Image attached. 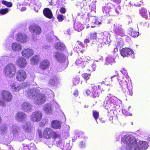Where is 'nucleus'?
Segmentation results:
<instances>
[{"mask_svg":"<svg viewBox=\"0 0 150 150\" xmlns=\"http://www.w3.org/2000/svg\"><path fill=\"white\" fill-rule=\"evenodd\" d=\"M139 13L141 16L147 19H148V14L147 9L145 8H142L139 10Z\"/></svg>","mask_w":150,"mask_h":150,"instance_id":"nucleus-29","label":"nucleus"},{"mask_svg":"<svg viewBox=\"0 0 150 150\" xmlns=\"http://www.w3.org/2000/svg\"><path fill=\"white\" fill-rule=\"evenodd\" d=\"M50 65L49 61L47 59H44L40 62L39 67L41 69L44 70L48 69Z\"/></svg>","mask_w":150,"mask_h":150,"instance_id":"nucleus-15","label":"nucleus"},{"mask_svg":"<svg viewBox=\"0 0 150 150\" xmlns=\"http://www.w3.org/2000/svg\"><path fill=\"white\" fill-rule=\"evenodd\" d=\"M133 50L128 47L122 48L120 50V54L123 57H128L133 53Z\"/></svg>","mask_w":150,"mask_h":150,"instance_id":"nucleus-12","label":"nucleus"},{"mask_svg":"<svg viewBox=\"0 0 150 150\" xmlns=\"http://www.w3.org/2000/svg\"><path fill=\"white\" fill-rule=\"evenodd\" d=\"M111 79L110 78H106L104 80V83L107 85H108L110 84L111 82Z\"/></svg>","mask_w":150,"mask_h":150,"instance_id":"nucleus-48","label":"nucleus"},{"mask_svg":"<svg viewBox=\"0 0 150 150\" xmlns=\"http://www.w3.org/2000/svg\"><path fill=\"white\" fill-rule=\"evenodd\" d=\"M17 65L21 68H24L27 64L26 59L23 57H20L17 61Z\"/></svg>","mask_w":150,"mask_h":150,"instance_id":"nucleus-17","label":"nucleus"},{"mask_svg":"<svg viewBox=\"0 0 150 150\" xmlns=\"http://www.w3.org/2000/svg\"><path fill=\"white\" fill-rule=\"evenodd\" d=\"M91 91L89 89H87L86 93L87 96H90L93 98H98L100 96L101 91L100 86L99 85H94L91 84Z\"/></svg>","mask_w":150,"mask_h":150,"instance_id":"nucleus-4","label":"nucleus"},{"mask_svg":"<svg viewBox=\"0 0 150 150\" xmlns=\"http://www.w3.org/2000/svg\"><path fill=\"white\" fill-rule=\"evenodd\" d=\"M93 115L96 120H97L99 117V113L98 112L93 110Z\"/></svg>","mask_w":150,"mask_h":150,"instance_id":"nucleus-44","label":"nucleus"},{"mask_svg":"<svg viewBox=\"0 0 150 150\" xmlns=\"http://www.w3.org/2000/svg\"><path fill=\"white\" fill-rule=\"evenodd\" d=\"M54 57L59 62L62 61L65 57V56L64 54L59 52H55Z\"/></svg>","mask_w":150,"mask_h":150,"instance_id":"nucleus-22","label":"nucleus"},{"mask_svg":"<svg viewBox=\"0 0 150 150\" xmlns=\"http://www.w3.org/2000/svg\"><path fill=\"white\" fill-rule=\"evenodd\" d=\"M55 47L56 50L61 51L64 50L66 48L65 45L63 44L60 42L57 43Z\"/></svg>","mask_w":150,"mask_h":150,"instance_id":"nucleus-28","label":"nucleus"},{"mask_svg":"<svg viewBox=\"0 0 150 150\" xmlns=\"http://www.w3.org/2000/svg\"><path fill=\"white\" fill-rule=\"evenodd\" d=\"M26 9V8L25 7H22L21 8V11H25Z\"/></svg>","mask_w":150,"mask_h":150,"instance_id":"nucleus-62","label":"nucleus"},{"mask_svg":"<svg viewBox=\"0 0 150 150\" xmlns=\"http://www.w3.org/2000/svg\"><path fill=\"white\" fill-rule=\"evenodd\" d=\"M137 148H138V147H137V148H136L135 147H134V149H137H137H138H138H137Z\"/></svg>","mask_w":150,"mask_h":150,"instance_id":"nucleus-64","label":"nucleus"},{"mask_svg":"<svg viewBox=\"0 0 150 150\" xmlns=\"http://www.w3.org/2000/svg\"><path fill=\"white\" fill-rule=\"evenodd\" d=\"M128 32L129 34L134 38H136L139 35L138 32L133 30V29L132 28H129Z\"/></svg>","mask_w":150,"mask_h":150,"instance_id":"nucleus-30","label":"nucleus"},{"mask_svg":"<svg viewBox=\"0 0 150 150\" xmlns=\"http://www.w3.org/2000/svg\"><path fill=\"white\" fill-rule=\"evenodd\" d=\"M79 146L81 148H83L85 146V143L83 141L81 142L79 144Z\"/></svg>","mask_w":150,"mask_h":150,"instance_id":"nucleus-54","label":"nucleus"},{"mask_svg":"<svg viewBox=\"0 0 150 150\" xmlns=\"http://www.w3.org/2000/svg\"><path fill=\"white\" fill-rule=\"evenodd\" d=\"M115 47L118 48H120L121 47V42L118 41L115 43Z\"/></svg>","mask_w":150,"mask_h":150,"instance_id":"nucleus-55","label":"nucleus"},{"mask_svg":"<svg viewBox=\"0 0 150 150\" xmlns=\"http://www.w3.org/2000/svg\"><path fill=\"white\" fill-rule=\"evenodd\" d=\"M3 101L0 99V105L4 107L6 105L5 102L8 103L11 101L13 99V96L11 93L7 91H2L1 93Z\"/></svg>","mask_w":150,"mask_h":150,"instance_id":"nucleus-3","label":"nucleus"},{"mask_svg":"<svg viewBox=\"0 0 150 150\" xmlns=\"http://www.w3.org/2000/svg\"><path fill=\"white\" fill-rule=\"evenodd\" d=\"M111 1L113 3L118 4L121 3L122 0H111Z\"/></svg>","mask_w":150,"mask_h":150,"instance_id":"nucleus-57","label":"nucleus"},{"mask_svg":"<svg viewBox=\"0 0 150 150\" xmlns=\"http://www.w3.org/2000/svg\"><path fill=\"white\" fill-rule=\"evenodd\" d=\"M72 81L74 85H76L79 83L80 79L79 76H76L73 78Z\"/></svg>","mask_w":150,"mask_h":150,"instance_id":"nucleus-40","label":"nucleus"},{"mask_svg":"<svg viewBox=\"0 0 150 150\" xmlns=\"http://www.w3.org/2000/svg\"><path fill=\"white\" fill-rule=\"evenodd\" d=\"M91 20L92 23L96 25H99L101 24V22L98 21V18L95 16H92Z\"/></svg>","mask_w":150,"mask_h":150,"instance_id":"nucleus-38","label":"nucleus"},{"mask_svg":"<svg viewBox=\"0 0 150 150\" xmlns=\"http://www.w3.org/2000/svg\"><path fill=\"white\" fill-rule=\"evenodd\" d=\"M90 42V40L89 38H86L84 40V42L85 44L88 43Z\"/></svg>","mask_w":150,"mask_h":150,"instance_id":"nucleus-59","label":"nucleus"},{"mask_svg":"<svg viewBox=\"0 0 150 150\" xmlns=\"http://www.w3.org/2000/svg\"><path fill=\"white\" fill-rule=\"evenodd\" d=\"M47 98L44 94H39L38 95L37 103L38 104H42L46 101Z\"/></svg>","mask_w":150,"mask_h":150,"instance_id":"nucleus-21","label":"nucleus"},{"mask_svg":"<svg viewBox=\"0 0 150 150\" xmlns=\"http://www.w3.org/2000/svg\"><path fill=\"white\" fill-rule=\"evenodd\" d=\"M26 117V115L23 112L19 111L16 114V118L18 120L23 121Z\"/></svg>","mask_w":150,"mask_h":150,"instance_id":"nucleus-26","label":"nucleus"},{"mask_svg":"<svg viewBox=\"0 0 150 150\" xmlns=\"http://www.w3.org/2000/svg\"><path fill=\"white\" fill-rule=\"evenodd\" d=\"M2 121V119L1 117L0 116V123Z\"/></svg>","mask_w":150,"mask_h":150,"instance_id":"nucleus-63","label":"nucleus"},{"mask_svg":"<svg viewBox=\"0 0 150 150\" xmlns=\"http://www.w3.org/2000/svg\"><path fill=\"white\" fill-rule=\"evenodd\" d=\"M16 69L14 64H8L5 67L4 73L6 76L10 78L13 77L15 74Z\"/></svg>","mask_w":150,"mask_h":150,"instance_id":"nucleus-6","label":"nucleus"},{"mask_svg":"<svg viewBox=\"0 0 150 150\" xmlns=\"http://www.w3.org/2000/svg\"><path fill=\"white\" fill-rule=\"evenodd\" d=\"M91 2V0H83L82 2L79 1V0L76 1V5L78 6L82 7L89 5Z\"/></svg>","mask_w":150,"mask_h":150,"instance_id":"nucleus-23","label":"nucleus"},{"mask_svg":"<svg viewBox=\"0 0 150 150\" xmlns=\"http://www.w3.org/2000/svg\"><path fill=\"white\" fill-rule=\"evenodd\" d=\"M32 105L28 102H24L21 106V108L25 112H28L30 111L31 110Z\"/></svg>","mask_w":150,"mask_h":150,"instance_id":"nucleus-19","label":"nucleus"},{"mask_svg":"<svg viewBox=\"0 0 150 150\" xmlns=\"http://www.w3.org/2000/svg\"><path fill=\"white\" fill-rule=\"evenodd\" d=\"M113 6L111 3H108L102 7V10L104 14L109 16H112V7Z\"/></svg>","mask_w":150,"mask_h":150,"instance_id":"nucleus-10","label":"nucleus"},{"mask_svg":"<svg viewBox=\"0 0 150 150\" xmlns=\"http://www.w3.org/2000/svg\"><path fill=\"white\" fill-rule=\"evenodd\" d=\"M115 62L114 58L111 56H108L106 58L105 64L107 65L112 64Z\"/></svg>","mask_w":150,"mask_h":150,"instance_id":"nucleus-31","label":"nucleus"},{"mask_svg":"<svg viewBox=\"0 0 150 150\" xmlns=\"http://www.w3.org/2000/svg\"><path fill=\"white\" fill-rule=\"evenodd\" d=\"M118 48L117 47H115L114 49L113 52L114 53H116V52H117L118 51Z\"/></svg>","mask_w":150,"mask_h":150,"instance_id":"nucleus-61","label":"nucleus"},{"mask_svg":"<svg viewBox=\"0 0 150 150\" xmlns=\"http://www.w3.org/2000/svg\"><path fill=\"white\" fill-rule=\"evenodd\" d=\"M16 40L18 41L23 43L27 41V38L25 34L19 33L17 35Z\"/></svg>","mask_w":150,"mask_h":150,"instance_id":"nucleus-18","label":"nucleus"},{"mask_svg":"<svg viewBox=\"0 0 150 150\" xmlns=\"http://www.w3.org/2000/svg\"><path fill=\"white\" fill-rule=\"evenodd\" d=\"M42 117V114L40 111H36L33 112L30 119L33 122H38L40 121Z\"/></svg>","mask_w":150,"mask_h":150,"instance_id":"nucleus-9","label":"nucleus"},{"mask_svg":"<svg viewBox=\"0 0 150 150\" xmlns=\"http://www.w3.org/2000/svg\"><path fill=\"white\" fill-rule=\"evenodd\" d=\"M100 39L105 44H107V43L108 42L107 40L109 35V33L105 31L101 33L100 34Z\"/></svg>","mask_w":150,"mask_h":150,"instance_id":"nucleus-25","label":"nucleus"},{"mask_svg":"<svg viewBox=\"0 0 150 150\" xmlns=\"http://www.w3.org/2000/svg\"><path fill=\"white\" fill-rule=\"evenodd\" d=\"M59 11L61 13L64 14L67 11L65 8L62 7L60 8Z\"/></svg>","mask_w":150,"mask_h":150,"instance_id":"nucleus-53","label":"nucleus"},{"mask_svg":"<svg viewBox=\"0 0 150 150\" xmlns=\"http://www.w3.org/2000/svg\"><path fill=\"white\" fill-rule=\"evenodd\" d=\"M110 79H111V82H115L116 81L119 82V81L121 79H122V77L119 75H115L111 77Z\"/></svg>","mask_w":150,"mask_h":150,"instance_id":"nucleus-36","label":"nucleus"},{"mask_svg":"<svg viewBox=\"0 0 150 150\" xmlns=\"http://www.w3.org/2000/svg\"><path fill=\"white\" fill-rule=\"evenodd\" d=\"M10 87L15 92L18 91L20 89V86H17V85L15 83L11 84L10 85Z\"/></svg>","mask_w":150,"mask_h":150,"instance_id":"nucleus-37","label":"nucleus"},{"mask_svg":"<svg viewBox=\"0 0 150 150\" xmlns=\"http://www.w3.org/2000/svg\"><path fill=\"white\" fill-rule=\"evenodd\" d=\"M21 54L23 57L29 58L33 55V52L32 49L27 48L23 50Z\"/></svg>","mask_w":150,"mask_h":150,"instance_id":"nucleus-16","label":"nucleus"},{"mask_svg":"<svg viewBox=\"0 0 150 150\" xmlns=\"http://www.w3.org/2000/svg\"><path fill=\"white\" fill-rule=\"evenodd\" d=\"M142 0H141L140 1V3H138L137 2L134 4V5L136 6H140L143 3V2L142 1Z\"/></svg>","mask_w":150,"mask_h":150,"instance_id":"nucleus-56","label":"nucleus"},{"mask_svg":"<svg viewBox=\"0 0 150 150\" xmlns=\"http://www.w3.org/2000/svg\"><path fill=\"white\" fill-rule=\"evenodd\" d=\"M113 32L117 35H122L123 34L124 30L121 25L114 24L113 27Z\"/></svg>","mask_w":150,"mask_h":150,"instance_id":"nucleus-14","label":"nucleus"},{"mask_svg":"<svg viewBox=\"0 0 150 150\" xmlns=\"http://www.w3.org/2000/svg\"><path fill=\"white\" fill-rule=\"evenodd\" d=\"M52 137L54 139H60L61 136L60 135L58 134L56 132L53 130Z\"/></svg>","mask_w":150,"mask_h":150,"instance_id":"nucleus-43","label":"nucleus"},{"mask_svg":"<svg viewBox=\"0 0 150 150\" xmlns=\"http://www.w3.org/2000/svg\"><path fill=\"white\" fill-rule=\"evenodd\" d=\"M91 39H96L97 37V33L96 32L91 33L90 34Z\"/></svg>","mask_w":150,"mask_h":150,"instance_id":"nucleus-45","label":"nucleus"},{"mask_svg":"<svg viewBox=\"0 0 150 150\" xmlns=\"http://www.w3.org/2000/svg\"><path fill=\"white\" fill-rule=\"evenodd\" d=\"M128 77V79H127V80L125 79V78H124L122 80L121 79L119 81L120 88L125 93L126 96H131L133 94L132 86L130 83L129 77V76Z\"/></svg>","mask_w":150,"mask_h":150,"instance_id":"nucleus-2","label":"nucleus"},{"mask_svg":"<svg viewBox=\"0 0 150 150\" xmlns=\"http://www.w3.org/2000/svg\"><path fill=\"white\" fill-rule=\"evenodd\" d=\"M62 123L60 121L54 120L52 121L51 126L52 128L54 129H58L61 128Z\"/></svg>","mask_w":150,"mask_h":150,"instance_id":"nucleus-20","label":"nucleus"},{"mask_svg":"<svg viewBox=\"0 0 150 150\" xmlns=\"http://www.w3.org/2000/svg\"><path fill=\"white\" fill-rule=\"evenodd\" d=\"M44 15L47 18L51 19L52 18L53 14L51 10L48 8H45L43 10Z\"/></svg>","mask_w":150,"mask_h":150,"instance_id":"nucleus-24","label":"nucleus"},{"mask_svg":"<svg viewBox=\"0 0 150 150\" xmlns=\"http://www.w3.org/2000/svg\"><path fill=\"white\" fill-rule=\"evenodd\" d=\"M37 131L39 137L41 138H44L46 139H49L52 137L53 130L50 128H45L42 133L40 129H38Z\"/></svg>","mask_w":150,"mask_h":150,"instance_id":"nucleus-5","label":"nucleus"},{"mask_svg":"<svg viewBox=\"0 0 150 150\" xmlns=\"http://www.w3.org/2000/svg\"><path fill=\"white\" fill-rule=\"evenodd\" d=\"M91 58L88 56H86L84 59L83 61L84 62H87L88 61H90Z\"/></svg>","mask_w":150,"mask_h":150,"instance_id":"nucleus-58","label":"nucleus"},{"mask_svg":"<svg viewBox=\"0 0 150 150\" xmlns=\"http://www.w3.org/2000/svg\"><path fill=\"white\" fill-rule=\"evenodd\" d=\"M44 109L45 111L47 112H51L52 111L51 107L49 105H47V106H45Z\"/></svg>","mask_w":150,"mask_h":150,"instance_id":"nucleus-52","label":"nucleus"},{"mask_svg":"<svg viewBox=\"0 0 150 150\" xmlns=\"http://www.w3.org/2000/svg\"><path fill=\"white\" fill-rule=\"evenodd\" d=\"M41 6V5H38L37 4H35L34 6V10L35 11L38 12Z\"/></svg>","mask_w":150,"mask_h":150,"instance_id":"nucleus-51","label":"nucleus"},{"mask_svg":"<svg viewBox=\"0 0 150 150\" xmlns=\"http://www.w3.org/2000/svg\"><path fill=\"white\" fill-rule=\"evenodd\" d=\"M91 75V74H89L84 73L82 74V76L84 79L87 80L90 78Z\"/></svg>","mask_w":150,"mask_h":150,"instance_id":"nucleus-47","label":"nucleus"},{"mask_svg":"<svg viewBox=\"0 0 150 150\" xmlns=\"http://www.w3.org/2000/svg\"><path fill=\"white\" fill-rule=\"evenodd\" d=\"M8 12V8H1L0 10V13L2 15H4Z\"/></svg>","mask_w":150,"mask_h":150,"instance_id":"nucleus-46","label":"nucleus"},{"mask_svg":"<svg viewBox=\"0 0 150 150\" xmlns=\"http://www.w3.org/2000/svg\"><path fill=\"white\" fill-rule=\"evenodd\" d=\"M30 31L35 35H38L41 33V29L39 25L35 24L30 25L29 27Z\"/></svg>","mask_w":150,"mask_h":150,"instance_id":"nucleus-8","label":"nucleus"},{"mask_svg":"<svg viewBox=\"0 0 150 150\" xmlns=\"http://www.w3.org/2000/svg\"><path fill=\"white\" fill-rule=\"evenodd\" d=\"M28 96L30 98H33L37 96L36 92L35 90H31L28 92Z\"/></svg>","mask_w":150,"mask_h":150,"instance_id":"nucleus-39","label":"nucleus"},{"mask_svg":"<svg viewBox=\"0 0 150 150\" xmlns=\"http://www.w3.org/2000/svg\"><path fill=\"white\" fill-rule=\"evenodd\" d=\"M2 4L8 7H11L12 6V4L11 2H7L6 1L3 0L2 1Z\"/></svg>","mask_w":150,"mask_h":150,"instance_id":"nucleus-42","label":"nucleus"},{"mask_svg":"<svg viewBox=\"0 0 150 150\" xmlns=\"http://www.w3.org/2000/svg\"><path fill=\"white\" fill-rule=\"evenodd\" d=\"M76 64L79 66L81 68H83L84 67L85 64L84 63V61L83 59L81 58H78L76 62Z\"/></svg>","mask_w":150,"mask_h":150,"instance_id":"nucleus-33","label":"nucleus"},{"mask_svg":"<svg viewBox=\"0 0 150 150\" xmlns=\"http://www.w3.org/2000/svg\"><path fill=\"white\" fill-rule=\"evenodd\" d=\"M78 44L80 46V47L77 46L74 47V51L77 52L78 53H81L83 54L86 51V47L85 46L84 44L83 43V42L79 41H77Z\"/></svg>","mask_w":150,"mask_h":150,"instance_id":"nucleus-11","label":"nucleus"},{"mask_svg":"<svg viewBox=\"0 0 150 150\" xmlns=\"http://www.w3.org/2000/svg\"><path fill=\"white\" fill-rule=\"evenodd\" d=\"M121 140L124 141L125 143L128 146V148L132 149L137 145L138 146V150H145L148 147V144L145 141H140L139 143H137L136 139L130 136L125 135L122 138Z\"/></svg>","mask_w":150,"mask_h":150,"instance_id":"nucleus-1","label":"nucleus"},{"mask_svg":"<svg viewBox=\"0 0 150 150\" xmlns=\"http://www.w3.org/2000/svg\"><path fill=\"white\" fill-rule=\"evenodd\" d=\"M27 74L26 72L22 69L18 70L16 74V79L19 81H22L26 79Z\"/></svg>","mask_w":150,"mask_h":150,"instance_id":"nucleus-7","label":"nucleus"},{"mask_svg":"<svg viewBox=\"0 0 150 150\" xmlns=\"http://www.w3.org/2000/svg\"><path fill=\"white\" fill-rule=\"evenodd\" d=\"M75 29L78 31H80L82 30L83 28L82 24L79 23H75L74 25Z\"/></svg>","mask_w":150,"mask_h":150,"instance_id":"nucleus-35","label":"nucleus"},{"mask_svg":"<svg viewBox=\"0 0 150 150\" xmlns=\"http://www.w3.org/2000/svg\"><path fill=\"white\" fill-rule=\"evenodd\" d=\"M12 48L14 51H20L22 49V46L19 43L14 42L12 44Z\"/></svg>","mask_w":150,"mask_h":150,"instance_id":"nucleus-32","label":"nucleus"},{"mask_svg":"<svg viewBox=\"0 0 150 150\" xmlns=\"http://www.w3.org/2000/svg\"><path fill=\"white\" fill-rule=\"evenodd\" d=\"M57 18L58 21L60 22L62 21L64 19V16L61 14H58Z\"/></svg>","mask_w":150,"mask_h":150,"instance_id":"nucleus-49","label":"nucleus"},{"mask_svg":"<svg viewBox=\"0 0 150 150\" xmlns=\"http://www.w3.org/2000/svg\"><path fill=\"white\" fill-rule=\"evenodd\" d=\"M56 82V80L55 79H52L49 81L48 84L50 86L54 85Z\"/></svg>","mask_w":150,"mask_h":150,"instance_id":"nucleus-50","label":"nucleus"},{"mask_svg":"<svg viewBox=\"0 0 150 150\" xmlns=\"http://www.w3.org/2000/svg\"><path fill=\"white\" fill-rule=\"evenodd\" d=\"M120 11V9L118 7H116L115 11L112 12V16H116L119 15Z\"/></svg>","mask_w":150,"mask_h":150,"instance_id":"nucleus-41","label":"nucleus"},{"mask_svg":"<svg viewBox=\"0 0 150 150\" xmlns=\"http://www.w3.org/2000/svg\"><path fill=\"white\" fill-rule=\"evenodd\" d=\"M117 100L116 98L114 96H107L105 99L104 103L108 106L112 104L115 105Z\"/></svg>","mask_w":150,"mask_h":150,"instance_id":"nucleus-13","label":"nucleus"},{"mask_svg":"<svg viewBox=\"0 0 150 150\" xmlns=\"http://www.w3.org/2000/svg\"><path fill=\"white\" fill-rule=\"evenodd\" d=\"M39 56L35 55L33 56L31 59V62L34 64H36L40 61Z\"/></svg>","mask_w":150,"mask_h":150,"instance_id":"nucleus-34","label":"nucleus"},{"mask_svg":"<svg viewBox=\"0 0 150 150\" xmlns=\"http://www.w3.org/2000/svg\"><path fill=\"white\" fill-rule=\"evenodd\" d=\"M31 124L28 122H25L22 125V127L24 131L30 132L31 130Z\"/></svg>","mask_w":150,"mask_h":150,"instance_id":"nucleus-27","label":"nucleus"},{"mask_svg":"<svg viewBox=\"0 0 150 150\" xmlns=\"http://www.w3.org/2000/svg\"><path fill=\"white\" fill-rule=\"evenodd\" d=\"M73 94L75 96H77L79 95L78 91L77 90L75 91L74 92Z\"/></svg>","mask_w":150,"mask_h":150,"instance_id":"nucleus-60","label":"nucleus"}]
</instances>
